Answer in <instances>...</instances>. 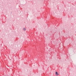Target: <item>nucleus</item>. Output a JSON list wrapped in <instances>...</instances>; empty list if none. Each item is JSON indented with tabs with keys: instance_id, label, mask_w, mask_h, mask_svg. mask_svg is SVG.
<instances>
[{
	"instance_id": "f257e3e1",
	"label": "nucleus",
	"mask_w": 76,
	"mask_h": 76,
	"mask_svg": "<svg viewBox=\"0 0 76 76\" xmlns=\"http://www.w3.org/2000/svg\"><path fill=\"white\" fill-rule=\"evenodd\" d=\"M56 75H57V76H58V72H56Z\"/></svg>"
},
{
	"instance_id": "f03ea898",
	"label": "nucleus",
	"mask_w": 76,
	"mask_h": 76,
	"mask_svg": "<svg viewBox=\"0 0 76 76\" xmlns=\"http://www.w3.org/2000/svg\"><path fill=\"white\" fill-rule=\"evenodd\" d=\"M24 30H26V28H24Z\"/></svg>"
}]
</instances>
